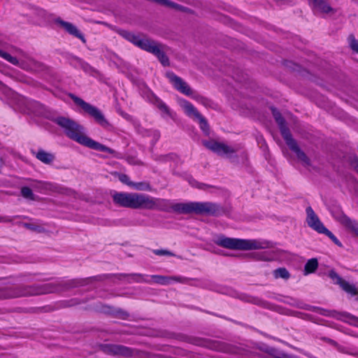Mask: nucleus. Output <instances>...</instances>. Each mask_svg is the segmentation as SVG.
I'll use <instances>...</instances> for the list:
<instances>
[{"label":"nucleus","mask_w":358,"mask_h":358,"mask_svg":"<svg viewBox=\"0 0 358 358\" xmlns=\"http://www.w3.org/2000/svg\"><path fill=\"white\" fill-rule=\"evenodd\" d=\"M178 104L187 116L194 119H201L203 122V116L190 102L185 99H178Z\"/></svg>","instance_id":"nucleus-18"},{"label":"nucleus","mask_w":358,"mask_h":358,"mask_svg":"<svg viewBox=\"0 0 358 358\" xmlns=\"http://www.w3.org/2000/svg\"><path fill=\"white\" fill-rule=\"evenodd\" d=\"M352 320H354V324L358 326V319L353 317Z\"/></svg>","instance_id":"nucleus-36"},{"label":"nucleus","mask_w":358,"mask_h":358,"mask_svg":"<svg viewBox=\"0 0 358 358\" xmlns=\"http://www.w3.org/2000/svg\"><path fill=\"white\" fill-rule=\"evenodd\" d=\"M121 35L141 49L157 56L164 66L169 64V59L165 55L162 45L147 37L136 35L127 31H122Z\"/></svg>","instance_id":"nucleus-5"},{"label":"nucleus","mask_w":358,"mask_h":358,"mask_svg":"<svg viewBox=\"0 0 358 358\" xmlns=\"http://www.w3.org/2000/svg\"><path fill=\"white\" fill-rule=\"evenodd\" d=\"M55 122L64 130L69 138L76 142L95 150L110 152V148L88 137L84 127L74 120L60 116L55 119Z\"/></svg>","instance_id":"nucleus-2"},{"label":"nucleus","mask_w":358,"mask_h":358,"mask_svg":"<svg viewBox=\"0 0 358 358\" xmlns=\"http://www.w3.org/2000/svg\"><path fill=\"white\" fill-rule=\"evenodd\" d=\"M81 280H71L66 282V285L70 287H77L81 285Z\"/></svg>","instance_id":"nucleus-33"},{"label":"nucleus","mask_w":358,"mask_h":358,"mask_svg":"<svg viewBox=\"0 0 358 358\" xmlns=\"http://www.w3.org/2000/svg\"><path fill=\"white\" fill-rule=\"evenodd\" d=\"M110 351L114 354H120L123 355H129V350L128 348L119 346V345H112L109 347Z\"/></svg>","instance_id":"nucleus-24"},{"label":"nucleus","mask_w":358,"mask_h":358,"mask_svg":"<svg viewBox=\"0 0 358 358\" xmlns=\"http://www.w3.org/2000/svg\"><path fill=\"white\" fill-rule=\"evenodd\" d=\"M306 222L309 227L321 234L326 228L311 207L306 208Z\"/></svg>","instance_id":"nucleus-15"},{"label":"nucleus","mask_w":358,"mask_h":358,"mask_svg":"<svg viewBox=\"0 0 358 358\" xmlns=\"http://www.w3.org/2000/svg\"><path fill=\"white\" fill-rule=\"evenodd\" d=\"M355 167L356 171L358 172V160L356 161V165Z\"/></svg>","instance_id":"nucleus-37"},{"label":"nucleus","mask_w":358,"mask_h":358,"mask_svg":"<svg viewBox=\"0 0 358 358\" xmlns=\"http://www.w3.org/2000/svg\"><path fill=\"white\" fill-rule=\"evenodd\" d=\"M214 253L228 257L251 258L255 260H275V256L262 249L264 248H214Z\"/></svg>","instance_id":"nucleus-4"},{"label":"nucleus","mask_w":358,"mask_h":358,"mask_svg":"<svg viewBox=\"0 0 358 358\" xmlns=\"http://www.w3.org/2000/svg\"><path fill=\"white\" fill-rule=\"evenodd\" d=\"M0 57L11 63L13 65H16L20 66V68L25 70H31L32 69V64L34 61L30 59L29 63L25 62L24 61H20L15 57L10 55L9 53L5 52L4 50L0 49Z\"/></svg>","instance_id":"nucleus-17"},{"label":"nucleus","mask_w":358,"mask_h":358,"mask_svg":"<svg viewBox=\"0 0 358 358\" xmlns=\"http://www.w3.org/2000/svg\"><path fill=\"white\" fill-rule=\"evenodd\" d=\"M55 122L64 130L69 138L76 142L95 150L110 152V148L88 137L84 127L74 120L60 116L55 119Z\"/></svg>","instance_id":"nucleus-3"},{"label":"nucleus","mask_w":358,"mask_h":358,"mask_svg":"<svg viewBox=\"0 0 358 358\" xmlns=\"http://www.w3.org/2000/svg\"><path fill=\"white\" fill-rule=\"evenodd\" d=\"M166 77L169 78L173 87L180 92L185 94L186 96H191L193 99L206 107H212L213 103L210 100L199 94L194 93L189 85L173 73H167Z\"/></svg>","instance_id":"nucleus-8"},{"label":"nucleus","mask_w":358,"mask_h":358,"mask_svg":"<svg viewBox=\"0 0 358 358\" xmlns=\"http://www.w3.org/2000/svg\"><path fill=\"white\" fill-rule=\"evenodd\" d=\"M22 227L24 228L36 233H41L44 231L43 227L38 222H33L29 223H22Z\"/></svg>","instance_id":"nucleus-22"},{"label":"nucleus","mask_w":358,"mask_h":358,"mask_svg":"<svg viewBox=\"0 0 358 358\" xmlns=\"http://www.w3.org/2000/svg\"><path fill=\"white\" fill-rule=\"evenodd\" d=\"M318 263L316 259H311L308 261L305 266V274L313 273L317 268Z\"/></svg>","instance_id":"nucleus-23"},{"label":"nucleus","mask_w":358,"mask_h":358,"mask_svg":"<svg viewBox=\"0 0 358 358\" xmlns=\"http://www.w3.org/2000/svg\"><path fill=\"white\" fill-rule=\"evenodd\" d=\"M199 124H200V127H201V129L206 132L208 129V123H207V121L206 120V119L203 117V122L201 120V119H196Z\"/></svg>","instance_id":"nucleus-32"},{"label":"nucleus","mask_w":358,"mask_h":358,"mask_svg":"<svg viewBox=\"0 0 358 358\" xmlns=\"http://www.w3.org/2000/svg\"><path fill=\"white\" fill-rule=\"evenodd\" d=\"M274 277L275 278H285L287 279L289 278V273L285 268H278L274 271L273 272Z\"/></svg>","instance_id":"nucleus-25"},{"label":"nucleus","mask_w":358,"mask_h":358,"mask_svg":"<svg viewBox=\"0 0 358 358\" xmlns=\"http://www.w3.org/2000/svg\"><path fill=\"white\" fill-rule=\"evenodd\" d=\"M71 99L77 105L80 106L86 113L92 116L101 126L106 127L109 125L108 122L106 120L103 113L96 107L74 95H71Z\"/></svg>","instance_id":"nucleus-11"},{"label":"nucleus","mask_w":358,"mask_h":358,"mask_svg":"<svg viewBox=\"0 0 358 358\" xmlns=\"http://www.w3.org/2000/svg\"><path fill=\"white\" fill-rule=\"evenodd\" d=\"M135 279L138 282H155L161 285H169L173 281L176 280V278L169 276L164 275H151V276H142L141 275H134Z\"/></svg>","instance_id":"nucleus-16"},{"label":"nucleus","mask_w":358,"mask_h":358,"mask_svg":"<svg viewBox=\"0 0 358 358\" xmlns=\"http://www.w3.org/2000/svg\"><path fill=\"white\" fill-rule=\"evenodd\" d=\"M155 104H156L157 107L159 110H161L163 113L171 115V113H170L169 108L162 101H161L159 99H157L155 101Z\"/></svg>","instance_id":"nucleus-26"},{"label":"nucleus","mask_w":358,"mask_h":358,"mask_svg":"<svg viewBox=\"0 0 358 358\" xmlns=\"http://www.w3.org/2000/svg\"><path fill=\"white\" fill-rule=\"evenodd\" d=\"M315 12L329 13L333 10L324 0H309Z\"/></svg>","instance_id":"nucleus-20"},{"label":"nucleus","mask_w":358,"mask_h":358,"mask_svg":"<svg viewBox=\"0 0 358 358\" xmlns=\"http://www.w3.org/2000/svg\"><path fill=\"white\" fill-rule=\"evenodd\" d=\"M214 244L219 246H262L269 245V242L261 239H240L215 234L213 238Z\"/></svg>","instance_id":"nucleus-10"},{"label":"nucleus","mask_w":358,"mask_h":358,"mask_svg":"<svg viewBox=\"0 0 358 358\" xmlns=\"http://www.w3.org/2000/svg\"><path fill=\"white\" fill-rule=\"evenodd\" d=\"M62 290L63 288L60 285L49 282L41 287H29L23 289H8L3 293H0V297L5 299L16 298L29 295L48 294Z\"/></svg>","instance_id":"nucleus-7"},{"label":"nucleus","mask_w":358,"mask_h":358,"mask_svg":"<svg viewBox=\"0 0 358 358\" xmlns=\"http://www.w3.org/2000/svg\"><path fill=\"white\" fill-rule=\"evenodd\" d=\"M202 144L208 150L220 155H226L229 156L236 152V149L214 140L203 141Z\"/></svg>","instance_id":"nucleus-12"},{"label":"nucleus","mask_w":358,"mask_h":358,"mask_svg":"<svg viewBox=\"0 0 358 358\" xmlns=\"http://www.w3.org/2000/svg\"><path fill=\"white\" fill-rule=\"evenodd\" d=\"M154 253L157 255H166V256H171L173 255L171 252H170L168 250H155Z\"/></svg>","instance_id":"nucleus-34"},{"label":"nucleus","mask_w":358,"mask_h":358,"mask_svg":"<svg viewBox=\"0 0 358 358\" xmlns=\"http://www.w3.org/2000/svg\"><path fill=\"white\" fill-rule=\"evenodd\" d=\"M332 215L348 230L358 236V221L352 220L342 211L333 212Z\"/></svg>","instance_id":"nucleus-13"},{"label":"nucleus","mask_w":358,"mask_h":358,"mask_svg":"<svg viewBox=\"0 0 358 358\" xmlns=\"http://www.w3.org/2000/svg\"><path fill=\"white\" fill-rule=\"evenodd\" d=\"M357 300H358V296H357Z\"/></svg>","instance_id":"nucleus-38"},{"label":"nucleus","mask_w":358,"mask_h":358,"mask_svg":"<svg viewBox=\"0 0 358 358\" xmlns=\"http://www.w3.org/2000/svg\"><path fill=\"white\" fill-rule=\"evenodd\" d=\"M329 276L331 278L334 283L339 285L340 287L345 291L346 293L355 296L358 294V287L355 285L350 283L349 282L341 278L336 272L331 271L329 273Z\"/></svg>","instance_id":"nucleus-14"},{"label":"nucleus","mask_w":358,"mask_h":358,"mask_svg":"<svg viewBox=\"0 0 358 358\" xmlns=\"http://www.w3.org/2000/svg\"><path fill=\"white\" fill-rule=\"evenodd\" d=\"M273 115L278 124L281 134L289 148L296 154L298 159L306 166H310V161L306 155L300 149L296 142L292 138V135L285 124L284 119L276 109L272 108Z\"/></svg>","instance_id":"nucleus-6"},{"label":"nucleus","mask_w":358,"mask_h":358,"mask_svg":"<svg viewBox=\"0 0 358 358\" xmlns=\"http://www.w3.org/2000/svg\"><path fill=\"white\" fill-rule=\"evenodd\" d=\"M117 175L118 176V179L122 183H124L129 187H131V185H133V182L130 180V178L127 175L123 174V173H117Z\"/></svg>","instance_id":"nucleus-29"},{"label":"nucleus","mask_w":358,"mask_h":358,"mask_svg":"<svg viewBox=\"0 0 358 358\" xmlns=\"http://www.w3.org/2000/svg\"><path fill=\"white\" fill-rule=\"evenodd\" d=\"M56 22L62 27L66 31H67L69 34L74 36L76 38L80 39L83 42H85V39L84 36L80 32L78 28L73 25L72 23L69 22H65L62 20H57Z\"/></svg>","instance_id":"nucleus-19"},{"label":"nucleus","mask_w":358,"mask_h":358,"mask_svg":"<svg viewBox=\"0 0 358 358\" xmlns=\"http://www.w3.org/2000/svg\"><path fill=\"white\" fill-rule=\"evenodd\" d=\"M131 187L137 189V190H149L150 189L149 184L146 182H133V185H131Z\"/></svg>","instance_id":"nucleus-27"},{"label":"nucleus","mask_w":358,"mask_h":358,"mask_svg":"<svg viewBox=\"0 0 358 358\" xmlns=\"http://www.w3.org/2000/svg\"><path fill=\"white\" fill-rule=\"evenodd\" d=\"M175 210L190 213H195L197 214H215L218 210V206L210 202H190L187 203H178L173 207Z\"/></svg>","instance_id":"nucleus-9"},{"label":"nucleus","mask_w":358,"mask_h":358,"mask_svg":"<svg viewBox=\"0 0 358 358\" xmlns=\"http://www.w3.org/2000/svg\"><path fill=\"white\" fill-rule=\"evenodd\" d=\"M192 186H195L199 189H203L204 187L206 186L205 185L203 184H198L197 182L194 181V183H192Z\"/></svg>","instance_id":"nucleus-35"},{"label":"nucleus","mask_w":358,"mask_h":358,"mask_svg":"<svg viewBox=\"0 0 358 358\" xmlns=\"http://www.w3.org/2000/svg\"><path fill=\"white\" fill-rule=\"evenodd\" d=\"M113 199L115 203L126 208L165 210L169 207V201L146 194L117 192Z\"/></svg>","instance_id":"nucleus-1"},{"label":"nucleus","mask_w":358,"mask_h":358,"mask_svg":"<svg viewBox=\"0 0 358 358\" xmlns=\"http://www.w3.org/2000/svg\"><path fill=\"white\" fill-rule=\"evenodd\" d=\"M21 194L23 197L29 199H34V194L32 190L27 187H24L21 189Z\"/></svg>","instance_id":"nucleus-30"},{"label":"nucleus","mask_w":358,"mask_h":358,"mask_svg":"<svg viewBox=\"0 0 358 358\" xmlns=\"http://www.w3.org/2000/svg\"><path fill=\"white\" fill-rule=\"evenodd\" d=\"M36 157L43 163L49 164L55 159V155L52 153L47 152L45 150H40L36 154Z\"/></svg>","instance_id":"nucleus-21"},{"label":"nucleus","mask_w":358,"mask_h":358,"mask_svg":"<svg viewBox=\"0 0 358 358\" xmlns=\"http://www.w3.org/2000/svg\"><path fill=\"white\" fill-rule=\"evenodd\" d=\"M348 42L351 49L358 53V41L355 39V36L350 35L348 37Z\"/></svg>","instance_id":"nucleus-28"},{"label":"nucleus","mask_w":358,"mask_h":358,"mask_svg":"<svg viewBox=\"0 0 358 358\" xmlns=\"http://www.w3.org/2000/svg\"><path fill=\"white\" fill-rule=\"evenodd\" d=\"M321 234H326L328 237H329L334 242V244L337 245H340L341 243L339 242V241L338 240V238L330 231H329L327 228L324 229V230H323Z\"/></svg>","instance_id":"nucleus-31"}]
</instances>
